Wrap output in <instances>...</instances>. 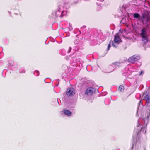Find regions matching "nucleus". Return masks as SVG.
<instances>
[{
    "instance_id": "nucleus-1",
    "label": "nucleus",
    "mask_w": 150,
    "mask_h": 150,
    "mask_svg": "<svg viewBox=\"0 0 150 150\" xmlns=\"http://www.w3.org/2000/svg\"><path fill=\"white\" fill-rule=\"evenodd\" d=\"M75 91L73 88H69L66 90V94L68 96H72L75 94Z\"/></svg>"
},
{
    "instance_id": "nucleus-2",
    "label": "nucleus",
    "mask_w": 150,
    "mask_h": 150,
    "mask_svg": "<svg viewBox=\"0 0 150 150\" xmlns=\"http://www.w3.org/2000/svg\"><path fill=\"white\" fill-rule=\"evenodd\" d=\"M96 92L95 89L92 87L87 88L85 94L86 95L92 94Z\"/></svg>"
},
{
    "instance_id": "nucleus-3",
    "label": "nucleus",
    "mask_w": 150,
    "mask_h": 150,
    "mask_svg": "<svg viewBox=\"0 0 150 150\" xmlns=\"http://www.w3.org/2000/svg\"><path fill=\"white\" fill-rule=\"evenodd\" d=\"M121 40L119 34L116 33L115 36L114 41L117 43H119L120 42Z\"/></svg>"
},
{
    "instance_id": "nucleus-4",
    "label": "nucleus",
    "mask_w": 150,
    "mask_h": 150,
    "mask_svg": "<svg viewBox=\"0 0 150 150\" xmlns=\"http://www.w3.org/2000/svg\"><path fill=\"white\" fill-rule=\"evenodd\" d=\"M146 28H143L142 30L140 33V35L142 37H144L145 36H147L146 31Z\"/></svg>"
},
{
    "instance_id": "nucleus-5",
    "label": "nucleus",
    "mask_w": 150,
    "mask_h": 150,
    "mask_svg": "<svg viewBox=\"0 0 150 150\" xmlns=\"http://www.w3.org/2000/svg\"><path fill=\"white\" fill-rule=\"evenodd\" d=\"M137 60V59L135 56H133L128 59V61L129 62H133Z\"/></svg>"
},
{
    "instance_id": "nucleus-6",
    "label": "nucleus",
    "mask_w": 150,
    "mask_h": 150,
    "mask_svg": "<svg viewBox=\"0 0 150 150\" xmlns=\"http://www.w3.org/2000/svg\"><path fill=\"white\" fill-rule=\"evenodd\" d=\"M145 100L148 103V105H150V97L148 95H147L144 97Z\"/></svg>"
},
{
    "instance_id": "nucleus-7",
    "label": "nucleus",
    "mask_w": 150,
    "mask_h": 150,
    "mask_svg": "<svg viewBox=\"0 0 150 150\" xmlns=\"http://www.w3.org/2000/svg\"><path fill=\"white\" fill-rule=\"evenodd\" d=\"M63 112L65 115L68 116H70L72 114V113L70 111L68 110H64L63 111Z\"/></svg>"
},
{
    "instance_id": "nucleus-8",
    "label": "nucleus",
    "mask_w": 150,
    "mask_h": 150,
    "mask_svg": "<svg viewBox=\"0 0 150 150\" xmlns=\"http://www.w3.org/2000/svg\"><path fill=\"white\" fill-rule=\"evenodd\" d=\"M147 37L148 36H146L144 37H142V40L145 44L147 43L148 41Z\"/></svg>"
},
{
    "instance_id": "nucleus-9",
    "label": "nucleus",
    "mask_w": 150,
    "mask_h": 150,
    "mask_svg": "<svg viewBox=\"0 0 150 150\" xmlns=\"http://www.w3.org/2000/svg\"><path fill=\"white\" fill-rule=\"evenodd\" d=\"M118 90L120 92H122L124 90V87L123 86L120 85L118 88Z\"/></svg>"
},
{
    "instance_id": "nucleus-10",
    "label": "nucleus",
    "mask_w": 150,
    "mask_h": 150,
    "mask_svg": "<svg viewBox=\"0 0 150 150\" xmlns=\"http://www.w3.org/2000/svg\"><path fill=\"white\" fill-rule=\"evenodd\" d=\"M133 16L134 18H137L140 17V15L138 13H135L134 14Z\"/></svg>"
},
{
    "instance_id": "nucleus-11",
    "label": "nucleus",
    "mask_w": 150,
    "mask_h": 150,
    "mask_svg": "<svg viewBox=\"0 0 150 150\" xmlns=\"http://www.w3.org/2000/svg\"><path fill=\"white\" fill-rule=\"evenodd\" d=\"M150 115V111L149 110V111L147 112L146 113L147 115V118L148 119L149 118V117Z\"/></svg>"
},
{
    "instance_id": "nucleus-12",
    "label": "nucleus",
    "mask_w": 150,
    "mask_h": 150,
    "mask_svg": "<svg viewBox=\"0 0 150 150\" xmlns=\"http://www.w3.org/2000/svg\"><path fill=\"white\" fill-rule=\"evenodd\" d=\"M110 44H111V42H110L109 43V44L108 45V47H107V50L108 51L109 50L110 48V47H111V45H110Z\"/></svg>"
},
{
    "instance_id": "nucleus-13",
    "label": "nucleus",
    "mask_w": 150,
    "mask_h": 150,
    "mask_svg": "<svg viewBox=\"0 0 150 150\" xmlns=\"http://www.w3.org/2000/svg\"><path fill=\"white\" fill-rule=\"evenodd\" d=\"M113 64L116 65H118L119 64V63L117 62H114L113 63Z\"/></svg>"
},
{
    "instance_id": "nucleus-14",
    "label": "nucleus",
    "mask_w": 150,
    "mask_h": 150,
    "mask_svg": "<svg viewBox=\"0 0 150 150\" xmlns=\"http://www.w3.org/2000/svg\"><path fill=\"white\" fill-rule=\"evenodd\" d=\"M112 46H113L114 47H117L115 46V45L114 43L113 42V41H112Z\"/></svg>"
},
{
    "instance_id": "nucleus-15",
    "label": "nucleus",
    "mask_w": 150,
    "mask_h": 150,
    "mask_svg": "<svg viewBox=\"0 0 150 150\" xmlns=\"http://www.w3.org/2000/svg\"><path fill=\"white\" fill-rule=\"evenodd\" d=\"M149 20V16H147V21H148Z\"/></svg>"
},
{
    "instance_id": "nucleus-16",
    "label": "nucleus",
    "mask_w": 150,
    "mask_h": 150,
    "mask_svg": "<svg viewBox=\"0 0 150 150\" xmlns=\"http://www.w3.org/2000/svg\"><path fill=\"white\" fill-rule=\"evenodd\" d=\"M142 73H143V71H141V72L139 74V75H141L142 74Z\"/></svg>"
},
{
    "instance_id": "nucleus-17",
    "label": "nucleus",
    "mask_w": 150,
    "mask_h": 150,
    "mask_svg": "<svg viewBox=\"0 0 150 150\" xmlns=\"http://www.w3.org/2000/svg\"><path fill=\"white\" fill-rule=\"evenodd\" d=\"M100 1H103V0H101Z\"/></svg>"
}]
</instances>
